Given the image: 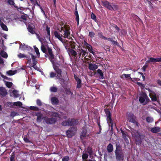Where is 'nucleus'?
I'll return each mask as SVG.
<instances>
[{"instance_id": "4be33fe9", "label": "nucleus", "mask_w": 161, "mask_h": 161, "mask_svg": "<svg viewBox=\"0 0 161 161\" xmlns=\"http://www.w3.org/2000/svg\"><path fill=\"white\" fill-rule=\"evenodd\" d=\"M113 38H115V37L112 38V37H109V38H107V40H108V41L111 42L114 45H116L117 46H119V43L117 42V41H114L113 40Z\"/></svg>"}, {"instance_id": "1a4fd4ad", "label": "nucleus", "mask_w": 161, "mask_h": 161, "mask_svg": "<svg viewBox=\"0 0 161 161\" xmlns=\"http://www.w3.org/2000/svg\"><path fill=\"white\" fill-rule=\"evenodd\" d=\"M44 120L47 124H53L56 121V119L55 118H48L46 117L44 118Z\"/></svg>"}, {"instance_id": "4d7b16f0", "label": "nucleus", "mask_w": 161, "mask_h": 161, "mask_svg": "<svg viewBox=\"0 0 161 161\" xmlns=\"http://www.w3.org/2000/svg\"><path fill=\"white\" fill-rule=\"evenodd\" d=\"M56 74L53 72H51L50 73V77L51 78H53L56 76Z\"/></svg>"}, {"instance_id": "052dcab7", "label": "nucleus", "mask_w": 161, "mask_h": 161, "mask_svg": "<svg viewBox=\"0 0 161 161\" xmlns=\"http://www.w3.org/2000/svg\"><path fill=\"white\" fill-rule=\"evenodd\" d=\"M24 141L26 143H29L30 142L29 140L26 137H25L24 138Z\"/></svg>"}, {"instance_id": "412c9836", "label": "nucleus", "mask_w": 161, "mask_h": 161, "mask_svg": "<svg viewBox=\"0 0 161 161\" xmlns=\"http://www.w3.org/2000/svg\"><path fill=\"white\" fill-rule=\"evenodd\" d=\"M151 131L153 133H157L161 131V128L160 127L157 126L151 128Z\"/></svg>"}, {"instance_id": "e433bc0d", "label": "nucleus", "mask_w": 161, "mask_h": 161, "mask_svg": "<svg viewBox=\"0 0 161 161\" xmlns=\"http://www.w3.org/2000/svg\"><path fill=\"white\" fill-rule=\"evenodd\" d=\"M146 121L147 122L150 123L153 122L154 119L153 117L151 116H148L146 118Z\"/></svg>"}, {"instance_id": "c9c22d12", "label": "nucleus", "mask_w": 161, "mask_h": 161, "mask_svg": "<svg viewBox=\"0 0 161 161\" xmlns=\"http://www.w3.org/2000/svg\"><path fill=\"white\" fill-rule=\"evenodd\" d=\"M86 130H84L82 131L80 136V137L82 140L84 137H86Z\"/></svg>"}, {"instance_id": "7c9ffc66", "label": "nucleus", "mask_w": 161, "mask_h": 161, "mask_svg": "<svg viewBox=\"0 0 161 161\" xmlns=\"http://www.w3.org/2000/svg\"><path fill=\"white\" fill-rule=\"evenodd\" d=\"M27 29L29 32L32 34H34L35 33L34 31L33 30V28L32 26L31 25H28L27 27Z\"/></svg>"}, {"instance_id": "ddd939ff", "label": "nucleus", "mask_w": 161, "mask_h": 161, "mask_svg": "<svg viewBox=\"0 0 161 161\" xmlns=\"http://www.w3.org/2000/svg\"><path fill=\"white\" fill-rule=\"evenodd\" d=\"M54 69L57 73V77L58 79H60L61 77L62 70L58 67L56 66L54 67Z\"/></svg>"}, {"instance_id": "f3484780", "label": "nucleus", "mask_w": 161, "mask_h": 161, "mask_svg": "<svg viewBox=\"0 0 161 161\" xmlns=\"http://www.w3.org/2000/svg\"><path fill=\"white\" fill-rule=\"evenodd\" d=\"M6 90L3 87H0V95L3 97H5L7 94Z\"/></svg>"}, {"instance_id": "3c124183", "label": "nucleus", "mask_w": 161, "mask_h": 161, "mask_svg": "<svg viewBox=\"0 0 161 161\" xmlns=\"http://www.w3.org/2000/svg\"><path fill=\"white\" fill-rule=\"evenodd\" d=\"M95 35V33L93 31H90L89 32V36L91 38H93Z\"/></svg>"}, {"instance_id": "aec40b11", "label": "nucleus", "mask_w": 161, "mask_h": 161, "mask_svg": "<svg viewBox=\"0 0 161 161\" xmlns=\"http://www.w3.org/2000/svg\"><path fill=\"white\" fill-rule=\"evenodd\" d=\"M102 3L103 4V5L105 7L107 8L109 10L110 8V6L111 5L107 1H102Z\"/></svg>"}, {"instance_id": "a18cd8bd", "label": "nucleus", "mask_w": 161, "mask_h": 161, "mask_svg": "<svg viewBox=\"0 0 161 161\" xmlns=\"http://www.w3.org/2000/svg\"><path fill=\"white\" fill-rule=\"evenodd\" d=\"M0 74H1V77L3 78L4 79H6V80H12L11 78H8V77L5 76L4 75L2 74L1 73H0Z\"/></svg>"}, {"instance_id": "dca6fc26", "label": "nucleus", "mask_w": 161, "mask_h": 161, "mask_svg": "<svg viewBox=\"0 0 161 161\" xmlns=\"http://www.w3.org/2000/svg\"><path fill=\"white\" fill-rule=\"evenodd\" d=\"M54 35L55 37L58 38L61 42L62 43L64 42V41L62 38V37L63 36V35L60 36V34L57 31H55L54 32Z\"/></svg>"}, {"instance_id": "bb28decb", "label": "nucleus", "mask_w": 161, "mask_h": 161, "mask_svg": "<svg viewBox=\"0 0 161 161\" xmlns=\"http://www.w3.org/2000/svg\"><path fill=\"white\" fill-rule=\"evenodd\" d=\"M8 57L7 53L3 50L0 51V57H2L4 58H6Z\"/></svg>"}, {"instance_id": "603ef678", "label": "nucleus", "mask_w": 161, "mask_h": 161, "mask_svg": "<svg viewBox=\"0 0 161 161\" xmlns=\"http://www.w3.org/2000/svg\"><path fill=\"white\" fill-rule=\"evenodd\" d=\"M116 152H122L120 151V147L119 146H117L116 147V149L115 151V153H116Z\"/></svg>"}, {"instance_id": "8fccbe9b", "label": "nucleus", "mask_w": 161, "mask_h": 161, "mask_svg": "<svg viewBox=\"0 0 161 161\" xmlns=\"http://www.w3.org/2000/svg\"><path fill=\"white\" fill-rule=\"evenodd\" d=\"M91 17V19H93L95 21H96V17L95 14H94L93 13H92Z\"/></svg>"}, {"instance_id": "e2e57ef3", "label": "nucleus", "mask_w": 161, "mask_h": 161, "mask_svg": "<svg viewBox=\"0 0 161 161\" xmlns=\"http://www.w3.org/2000/svg\"><path fill=\"white\" fill-rule=\"evenodd\" d=\"M51 101H58V98L55 97H53L51 98Z\"/></svg>"}, {"instance_id": "4c0bfd02", "label": "nucleus", "mask_w": 161, "mask_h": 161, "mask_svg": "<svg viewBox=\"0 0 161 161\" xmlns=\"http://www.w3.org/2000/svg\"><path fill=\"white\" fill-rule=\"evenodd\" d=\"M98 35L100 38L102 39H103L104 40H107V37L103 36V33L101 32H99L98 33Z\"/></svg>"}, {"instance_id": "338daca9", "label": "nucleus", "mask_w": 161, "mask_h": 161, "mask_svg": "<svg viewBox=\"0 0 161 161\" xmlns=\"http://www.w3.org/2000/svg\"><path fill=\"white\" fill-rule=\"evenodd\" d=\"M36 82V80L35 79H32L31 80V83H32L33 84H35Z\"/></svg>"}, {"instance_id": "7ed1b4c3", "label": "nucleus", "mask_w": 161, "mask_h": 161, "mask_svg": "<svg viewBox=\"0 0 161 161\" xmlns=\"http://www.w3.org/2000/svg\"><path fill=\"white\" fill-rule=\"evenodd\" d=\"M78 123V121L77 119H69L67 121H64L62 122V125L64 126H68L76 125Z\"/></svg>"}, {"instance_id": "0e129e2a", "label": "nucleus", "mask_w": 161, "mask_h": 161, "mask_svg": "<svg viewBox=\"0 0 161 161\" xmlns=\"http://www.w3.org/2000/svg\"><path fill=\"white\" fill-rule=\"evenodd\" d=\"M39 8L41 9V12L44 15H45L46 14H45V11L42 8V7H41V6L40 7H39Z\"/></svg>"}, {"instance_id": "0eeeda50", "label": "nucleus", "mask_w": 161, "mask_h": 161, "mask_svg": "<svg viewBox=\"0 0 161 161\" xmlns=\"http://www.w3.org/2000/svg\"><path fill=\"white\" fill-rule=\"evenodd\" d=\"M47 52L49 55V60L53 64L54 63V55L52 52V49L51 48L47 47Z\"/></svg>"}, {"instance_id": "864d4df0", "label": "nucleus", "mask_w": 161, "mask_h": 161, "mask_svg": "<svg viewBox=\"0 0 161 161\" xmlns=\"http://www.w3.org/2000/svg\"><path fill=\"white\" fill-rule=\"evenodd\" d=\"M17 115V113L14 111L12 112L10 114V115L12 117H14Z\"/></svg>"}, {"instance_id": "393cba45", "label": "nucleus", "mask_w": 161, "mask_h": 161, "mask_svg": "<svg viewBox=\"0 0 161 161\" xmlns=\"http://www.w3.org/2000/svg\"><path fill=\"white\" fill-rule=\"evenodd\" d=\"M75 19L77 23V25H78L79 24V17L78 13V12L77 11V8H76L75 9Z\"/></svg>"}, {"instance_id": "ea45409f", "label": "nucleus", "mask_w": 161, "mask_h": 161, "mask_svg": "<svg viewBox=\"0 0 161 161\" xmlns=\"http://www.w3.org/2000/svg\"><path fill=\"white\" fill-rule=\"evenodd\" d=\"M50 90L51 92H56L57 91L58 88L56 87L52 86L50 88Z\"/></svg>"}, {"instance_id": "13d9d810", "label": "nucleus", "mask_w": 161, "mask_h": 161, "mask_svg": "<svg viewBox=\"0 0 161 161\" xmlns=\"http://www.w3.org/2000/svg\"><path fill=\"white\" fill-rule=\"evenodd\" d=\"M66 93L68 94H70L71 95H73V93L69 89H67L66 91Z\"/></svg>"}, {"instance_id": "6e6552de", "label": "nucleus", "mask_w": 161, "mask_h": 161, "mask_svg": "<svg viewBox=\"0 0 161 161\" xmlns=\"http://www.w3.org/2000/svg\"><path fill=\"white\" fill-rule=\"evenodd\" d=\"M78 54H79V58H80L81 56V57L83 58L87 56L88 52L86 49L85 50L81 48V49H79Z\"/></svg>"}, {"instance_id": "bf43d9fd", "label": "nucleus", "mask_w": 161, "mask_h": 161, "mask_svg": "<svg viewBox=\"0 0 161 161\" xmlns=\"http://www.w3.org/2000/svg\"><path fill=\"white\" fill-rule=\"evenodd\" d=\"M25 58H26V59L28 60V62H31V58H32L31 57H30V56L26 55H25Z\"/></svg>"}, {"instance_id": "4468645a", "label": "nucleus", "mask_w": 161, "mask_h": 161, "mask_svg": "<svg viewBox=\"0 0 161 161\" xmlns=\"http://www.w3.org/2000/svg\"><path fill=\"white\" fill-rule=\"evenodd\" d=\"M74 77L75 79L77 82L76 88H80L81 87V84L82 83L81 79L79 78L75 75H74Z\"/></svg>"}, {"instance_id": "49530a36", "label": "nucleus", "mask_w": 161, "mask_h": 161, "mask_svg": "<svg viewBox=\"0 0 161 161\" xmlns=\"http://www.w3.org/2000/svg\"><path fill=\"white\" fill-rule=\"evenodd\" d=\"M14 105L21 107L22 105V103L18 101L14 103Z\"/></svg>"}, {"instance_id": "9d476101", "label": "nucleus", "mask_w": 161, "mask_h": 161, "mask_svg": "<svg viewBox=\"0 0 161 161\" xmlns=\"http://www.w3.org/2000/svg\"><path fill=\"white\" fill-rule=\"evenodd\" d=\"M139 101H150L146 93L142 92L140 96Z\"/></svg>"}, {"instance_id": "20e7f679", "label": "nucleus", "mask_w": 161, "mask_h": 161, "mask_svg": "<svg viewBox=\"0 0 161 161\" xmlns=\"http://www.w3.org/2000/svg\"><path fill=\"white\" fill-rule=\"evenodd\" d=\"M105 113L107 116V123L112 130L114 128V123L111 118L110 112L109 111L107 110L105 111Z\"/></svg>"}, {"instance_id": "f8f14e48", "label": "nucleus", "mask_w": 161, "mask_h": 161, "mask_svg": "<svg viewBox=\"0 0 161 161\" xmlns=\"http://www.w3.org/2000/svg\"><path fill=\"white\" fill-rule=\"evenodd\" d=\"M19 48L20 49L23 51L30 50L32 49V48L30 46L27 45H25L24 43L23 44H21L20 45Z\"/></svg>"}, {"instance_id": "6ab92c4d", "label": "nucleus", "mask_w": 161, "mask_h": 161, "mask_svg": "<svg viewBox=\"0 0 161 161\" xmlns=\"http://www.w3.org/2000/svg\"><path fill=\"white\" fill-rule=\"evenodd\" d=\"M88 68L90 70H94L97 69L98 65L96 64L90 63L88 64Z\"/></svg>"}, {"instance_id": "cd10ccee", "label": "nucleus", "mask_w": 161, "mask_h": 161, "mask_svg": "<svg viewBox=\"0 0 161 161\" xmlns=\"http://www.w3.org/2000/svg\"><path fill=\"white\" fill-rule=\"evenodd\" d=\"M39 40L40 42H41L42 45L41 46V49L42 51L44 53H47V49L44 45L43 44V43L41 40L40 39H39Z\"/></svg>"}, {"instance_id": "423d86ee", "label": "nucleus", "mask_w": 161, "mask_h": 161, "mask_svg": "<svg viewBox=\"0 0 161 161\" xmlns=\"http://www.w3.org/2000/svg\"><path fill=\"white\" fill-rule=\"evenodd\" d=\"M30 54L31 55L33 65L32 66V67H33V68L35 69L36 70H39V68L37 67L36 65L37 60L36 59V57L33 55L31 53H30Z\"/></svg>"}, {"instance_id": "a19ab883", "label": "nucleus", "mask_w": 161, "mask_h": 161, "mask_svg": "<svg viewBox=\"0 0 161 161\" xmlns=\"http://www.w3.org/2000/svg\"><path fill=\"white\" fill-rule=\"evenodd\" d=\"M36 115L37 116V121H40L41 120L42 117V115L40 113H37L36 114Z\"/></svg>"}, {"instance_id": "72a5a7b5", "label": "nucleus", "mask_w": 161, "mask_h": 161, "mask_svg": "<svg viewBox=\"0 0 161 161\" xmlns=\"http://www.w3.org/2000/svg\"><path fill=\"white\" fill-rule=\"evenodd\" d=\"M107 150L108 152H111L113 150V147L110 143L109 144L107 147Z\"/></svg>"}, {"instance_id": "a211bd4d", "label": "nucleus", "mask_w": 161, "mask_h": 161, "mask_svg": "<svg viewBox=\"0 0 161 161\" xmlns=\"http://www.w3.org/2000/svg\"><path fill=\"white\" fill-rule=\"evenodd\" d=\"M75 130V129L74 128H72L67 131L66 135L68 137H71L74 135L75 132L73 130Z\"/></svg>"}, {"instance_id": "b1692460", "label": "nucleus", "mask_w": 161, "mask_h": 161, "mask_svg": "<svg viewBox=\"0 0 161 161\" xmlns=\"http://www.w3.org/2000/svg\"><path fill=\"white\" fill-rule=\"evenodd\" d=\"M17 72V70H10L6 72V74L8 76H12L15 75Z\"/></svg>"}, {"instance_id": "39448f33", "label": "nucleus", "mask_w": 161, "mask_h": 161, "mask_svg": "<svg viewBox=\"0 0 161 161\" xmlns=\"http://www.w3.org/2000/svg\"><path fill=\"white\" fill-rule=\"evenodd\" d=\"M127 117L128 120L130 122L136 124L137 126H139V124L136 121V117L133 114L129 113L128 114Z\"/></svg>"}, {"instance_id": "6e6d98bb", "label": "nucleus", "mask_w": 161, "mask_h": 161, "mask_svg": "<svg viewBox=\"0 0 161 161\" xmlns=\"http://www.w3.org/2000/svg\"><path fill=\"white\" fill-rule=\"evenodd\" d=\"M121 132L122 134L123 137L124 138V139H126V135L124 131L121 130Z\"/></svg>"}, {"instance_id": "774afa93", "label": "nucleus", "mask_w": 161, "mask_h": 161, "mask_svg": "<svg viewBox=\"0 0 161 161\" xmlns=\"http://www.w3.org/2000/svg\"><path fill=\"white\" fill-rule=\"evenodd\" d=\"M14 155L11 156L10 157V161H14Z\"/></svg>"}, {"instance_id": "680f3d73", "label": "nucleus", "mask_w": 161, "mask_h": 161, "mask_svg": "<svg viewBox=\"0 0 161 161\" xmlns=\"http://www.w3.org/2000/svg\"><path fill=\"white\" fill-rule=\"evenodd\" d=\"M34 6L36 5L37 6L39 7H40L41 6L39 4L36 0V2L34 3Z\"/></svg>"}, {"instance_id": "f704fd0d", "label": "nucleus", "mask_w": 161, "mask_h": 161, "mask_svg": "<svg viewBox=\"0 0 161 161\" xmlns=\"http://www.w3.org/2000/svg\"><path fill=\"white\" fill-rule=\"evenodd\" d=\"M86 48L88 50V51L91 53H92L94 55L95 53L92 50V47L90 44H89L88 47H86Z\"/></svg>"}, {"instance_id": "c756f323", "label": "nucleus", "mask_w": 161, "mask_h": 161, "mask_svg": "<svg viewBox=\"0 0 161 161\" xmlns=\"http://www.w3.org/2000/svg\"><path fill=\"white\" fill-rule=\"evenodd\" d=\"M88 155L87 153H83L82 155V158L83 159V161H94L91 160H86L88 158Z\"/></svg>"}, {"instance_id": "79ce46f5", "label": "nucleus", "mask_w": 161, "mask_h": 161, "mask_svg": "<svg viewBox=\"0 0 161 161\" xmlns=\"http://www.w3.org/2000/svg\"><path fill=\"white\" fill-rule=\"evenodd\" d=\"M5 84L8 88H10L13 85V83L11 82L5 81Z\"/></svg>"}, {"instance_id": "473e14b6", "label": "nucleus", "mask_w": 161, "mask_h": 161, "mask_svg": "<svg viewBox=\"0 0 161 161\" xmlns=\"http://www.w3.org/2000/svg\"><path fill=\"white\" fill-rule=\"evenodd\" d=\"M46 31L47 33V35L46 36V38L47 39H49L50 38V27L47 25L46 27Z\"/></svg>"}, {"instance_id": "c85d7f7f", "label": "nucleus", "mask_w": 161, "mask_h": 161, "mask_svg": "<svg viewBox=\"0 0 161 161\" xmlns=\"http://www.w3.org/2000/svg\"><path fill=\"white\" fill-rule=\"evenodd\" d=\"M0 25L2 28V29L6 31H8V28L7 26L5 25L3 22H2L1 20L0 21Z\"/></svg>"}, {"instance_id": "c03bdc74", "label": "nucleus", "mask_w": 161, "mask_h": 161, "mask_svg": "<svg viewBox=\"0 0 161 161\" xmlns=\"http://www.w3.org/2000/svg\"><path fill=\"white\" fill-rule=\"evenodd\" d=\"M123 77H125V78H129L130 79L132 80V78L130 77V74H124L122 75Z\"/></svg>"}, {"instance_id": "a878e982", "label": "nucleus", "mask_w": 161, "mask_h": 161, "mask_svg": "<svg viewBox=\"0 0 161 161\" xmlns=\"http://www.w3.org/2000/svg\"><path fill=\"white\" fill-rule=\"evenodd\" d=\"M97 73L100 75V79H104V76L103 73V72L102 70L100 69H98L97 71Z\"/></svg>"}, {"instance_id": "5701e85b", "label": "nucleus", "mask_w": 161, "mask_h": 161, "mask_svg": "<svg viewBox=\"0 0 161 161\" xmlns=\"http://www.w3.org/2000/svg\"><path fill=\"white\" fill-rule=\"evenodd\" d=\"M68 53L69 56L70 57H71V55L74 56H76L77 55L76 52L73 49H69L68 51Z\"/></svg>"}, {"instance_id": "2eb2a0df", "label": "nucleus", "mask_w": 161, "mask_h": 161, "mask_svg": "<svg viewBox=\"0 0 161 161\" xmlns=\"http://www.w3.org/2000/svg\"><path fill=\"white\" fill-rule=\"evenodd\" d=\"M147 62H151L152 63H156L157 62H161V57L157 58H156L151 57L147 61Z\"/></svg>"}, {"instance_id": "f03ea898", "label": "nucleus", "mask_w": 161, "mask_h": 161, "mask_svg": "<svg viewBox=\"0 0 161 161\" xmlns=\"http://www.w3.org/2000/svg\"><path fill=\"white\" fill-rule=\"evenodd\" d=\"M10 96L13 97L14 98L19 97V100H24V94L21 93L20 95L19 94V92L15 90H14L10 91Z\"/></svg>"}, {"instance_id": "37998d69", "label": "nucleus", "mask_w": 161, "mask_h": 161, "mask_svg": "<svg viewBox=\"0 0 161 161\" xmlns=\"http://www.w3.org/2000/svg\"><path fill=\"white\" fill-rule=\"evenodd\" d=\"M34 49L38 57L40 56V53L38 49L36 46H34Z\"/></svg>"}, {"instance_id": "9b49d317", "label": "nucleus", "mask_w": 161, "mask_h": 161, "mask_svg": "<svg viewBox=\"0 0 161 161\" xmlns=\"http://www.w3.org/2000/svg\"><path fill=\"white\" fill-rule=\"evenodd\" d=\"M116 158L118 161H123L124 159V155L122 152H116L115 153Z\"/></svg>"}, {"instance_id": "de8ad7c7", "label": "nucleus", "mask_w": 161, "mask_h": 161, "mask_svg": "<svg viewBox=\"0 0 161 161\" xmlns=\"http://www.w3.org/2000/svg\"><path fill=\"white\" fill-rule=\"evenodd\" d=\"M18 57L19 58H24L25 57V55L24 54H22L21 53H19V54L18 55Z\"/></svg>"}, {"instance_id": "5fc2aeb1", "label": "nucleus", "mask_w": 161, "mask_h": 161, "mask_svg": "<svg viewBox=\"0 0 161 161\" xmlns=\"http://www.w3.org/2000/svg\"><path fill=\"white\" fill-rule=\"evenodd\" d=\"M69 157L68 156L64 157L62 160V161H68L69 160Z\"/></svg>"}, {"instance_id": "58836bf2", "label": "nucleus", "mask_w": 161, "mask_h": 161, "mask_svg": "<svg viewBox=\"0 0 161 161\" xmlns=\"http://www.w3.org/2000/svg\"><path fill=\"white\" fill-rule=\"evenodd\" d=\"M7 2L8 5H13L14 7H15L14 0H7Z\"/></svg>"}, {"instance_id": "09e8293b", "label": "nucleus", "mask_w": 161, "mask_h": 161, "mask_svg": "<svg viewBox=\"0 0 161 161\" xmlns=\"http://www.w3.org/2000/svg\"><path fill=\"white\" fill-rule=\"evenodd\" d=\"M49 114L50 115H51L53 116L56 117H59L58 114L56 113L50 112V113Z\"/></svg>"}, {"instance_id": "2f4dec72", "label": "nucleus", "mask_w": 161, "mask_h": 161, "mask_svg": "<svg viewBox=\"0 0 161 161\" xmlns=\"http://www.w3.org/2000/svg\"><path fill=\"white\" fill-rule=\"evenodd\" d=\"M118 6L117 5H116L115 4H113L112 5H111V8H110L109 10L116 11L118 9Z\"/></svg>"}, {"instance_id": "f257e3e1", "label": "nucleus", "mask_w": 161, "mask_h": 161, "mask_svg": "<svg viewBox=\"0 0 161 161\" xmlns=\"http://www.w3.org/2000/svg\"><path fill=\"white\" fill-rule=\"evenodd\" d=\"M60 31L64 32L63 37L65 38H68L70 35V28L68 25H65L61 27Z\"/></svg>"}, {"instance_id": "69168bd1", "label": "nucleus", "mask_w": 161, "mask_h": 161, "mask_svg": "<svg viewBox=\"0 0 161 161\" xmlns=\"http://www.w3.org/2000/svg\"><path fill=\"white\" fill-rule=\"evenodd\" d=\"M4 63L3 59L0 57V64H3Z\"/></svg>"}]
</instances>
